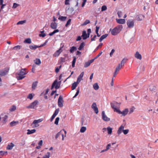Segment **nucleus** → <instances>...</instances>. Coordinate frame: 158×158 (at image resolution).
Segmentation results:
<instances>
[{
	"label": "nucleus",
	"mask_w": 158,
	"mask_h": 158,
	"mask_svg": "<svg viewBox=\"0 0 158 158\" xmlns=\"http://www.w3.org/2000/svg\"><path fill=\"white\" fill-rule=\"evenodd\" d=\"M108 133L109 135H111L112 132V128L109 127H107Z\"/></svg>",
	"instance_id": "31"
},
{
	"label": "nucleus",
	"mask_w": 158,
	"mask_h": 158,
	"mask_svg": "<svg viewBox=\"0 0 158 158\" xmlns=\"http://www.w3.org/2000/svg\"><path fill=\"white\" fill-rule=\"evenodd\" d=\"M59 30L58 29H56L54 30L52 32L50 33L49 35L50 36H52L55 33L59 32Z\"/></svg>",
	"instance_id": "36"
},
{
	"label": "nucleus",
	"mask_w": 158,
	"mask_h": 158,
	"mask_svg": "<svg viewBox=\"0 0 158 158\" xmlns=\"http://www.w3.org/2000/svg\"><path fill=\"white\" fill-rule=\"evenodd\" d=\"M57 24L55 22L52 23L50 25L51 28L53 29H56L57 27Z\"/></svg>",
	"instance_id": "19"
},
{
	"label": "nucleus",
	"mask_w": 158,
	"mask_h": 158,
	"mask_svg": "<svg viewBox=\"0 0 158 158\" xmlns=\"http://www.w3.org/2000/svg\"><path fill=\"white\" fill-rule=\"evenodd\" d=\"M16 109V106L15 105H13L10 108V111H14Z\"/></svg>",
	"instance_id": "42"
},
{
	"label": "nucleus",
	"mask_w": 158,
	"mask_h": 158,
	"mask_svg": "<svg viewBox=\"0 0 158 158\" xmlns=\"http://www.w3.org/2000/svg\"><path fill=\"white\" fill-rule=\"evenodd\" d=\"M135 57L137 59L141 60L142 59V56L140 54L138 51L136 52L135 54Z\"/></svg>",
	"instance_id": "17"
},
{
	"label": "nucleus",
	"mask_w": 158,
	"mask_h": 158,
	"mask_svg": "<svg viewBox=\"0 0 158 158\" xmlns=\"http://www.w3.org/2000/svg\"><path fill=\"white\" fill-rule=\"evenodd\" d=\"M60 83L58 82L57 80H56L52 84L51 89H52L54 87L56 89L59 88L60 86Z\"/></svg>",
	"instance_id": "3"
},
{
	"label": "nucleus",
	"mask_w": 158,
	"mask_h": 158,
	"mask_svg": "<svg viewBox=\"0 0 158 158\" xmlns=\"http://www.w3.org/2000/svg\"><path fill=\"white\" fill-rule=\"evenodd\" d=\"M86 128L85 127H82L80 129V132L81 133H84L86 131Z\"/></svg>",
	"instance_id": "39"
},
{
	"label": "nucleus",
	"mask_w": 158,
	"mask_h": 158,
	"mask_svg": "<svg viewBox=\"0 0 158 158\" xmlns=\"http://www.w3.org/2000/svg\"><path fill=\"white\" fill-rule=\"evenodd\" d=\"M76 58L75 56L73 57V60L72 61V66L73 68L75 67V64L76 62Z\"/></svg>",
	"instance_id": "37"
},
{
	"label": "nucleus",
	"mask_w": 158,
	"mask_h": 158,
	"mask_svg": "<svg viewBox=\"0 0 158 158\" xmlns=\"http://www.w3.org/2000/svg\"><path fill=\"white\" fill-rule=\"evenodd\" d=\"M62 50L61 48H60V49L56 51L53 54V56L55 57H57L59 56L60 54L62 52Z\"/></svg>",
	"instance_id": "14"
},
{
	"label": "nucleus",
	"mask_w": 158,
	"mask_h": 158,
	"mask_svg": "<svg viewBox=\"0 0 158 158\" xmlns=\"http://www.w3.org/2000/svg\"><path fill=\"white\" fill-rule=\"evenodd\" d=\"M27 135H30L35 133L36 131V130L35 129H33L31 130L28 129L27 130Z\"/></svg>",
	"instance_id": "25"
},
{
	"label": "nucleus",
	"mask_w": 158,
	"mask_h": 158,
	"mask_svg": "<svg viewBox=\"0 0 158 158\" xmlns=\"http://www.w3.org/2000/svg\"><path fill=\"white\" fill-rule=\"evenodd\" d=\"M60 135H61L62 136V140H64V135L63 134V131H61L59 132H58L57 134L55 136L56 139H57L59 136H60Z\"/></svg>",
	"instance_id": "13"
},
{
	"label": "nucleus",
	"mask_w": 158,
	"mask_h": 158,
	"mask_svg": "<svg viewBox=\"0 0 158 158\" xmlns=\"http://www.w3.org/2000/svg\"><path fill=\"white\" fill-rule=\"evenodd\" d=\"M34 95V94H30L27 96V98L29 99L30 100H31L33 98Z\"/></svg>",
	"instance_id": "40"
},
{
	"label": "nucleus",
	"mask_w": 158,
	"mask_h": 158,
	"mask_svg": "<svg viewBox=\"0 0 158 158\" xmlns=\"http://www.w3.org/2000/svg\"><path fill=\"white\" fill-rule=\"evenodd\" d=\"M64 101L63 98L61 95H60L58 99V106L60 107L63 106Z\"/></svg>",
	"instance_id": "6"
},
{
	"label": "nucleus",
	"mask_w": 158,
	"mask_h": 158,
	"mask_svg": "<svg viewBox=\"0 0 158 158\" xmlns=\"http://www.w3.org/2000/svg\"><path fill=\"white\" fill-rule=\"evenodd\" d=\"M59 119L60 118L59 117H57L56 118L55 121V124L56 125H58Z\"/></svg>",
	"instance_id": "51"
},
{
	"label": "nucleus",
	"mask_w": 158,
	"mask_h": 158,
	"mask_svg": "<svg viewBox=\"0 0 158 158\" xmlns=\"http://www.w3.org/2000/svg\"><path fill=\"white\" fill-rule=\"evenodd\" d=\"M77 50V48L75 46H72L69 50V52L71 53H73L75 51Z\"/></svg>",
	"instance_id": "27"
},
{
	"label": "nucleus",
	"mask_w": 158,
	"mask_h": 158,
	"mask_svg": "<svg viewBox=\"0 0 158 158\" xmlns=\"http://www.w3.org/2000/svg\"><path fill=\"white\" fill-rule=\"evenodd\" d=\"M84 72H82L78 76L77 80V82L78 83L80 82L84 75Z\"/></svg>",
	"instance_id": "20"
},
{
	"label": "nucleus",
	"mask_w": 158,
	"mask_h": 158,
	"mask_svg": "<svg viewBox=\"0 0 158 158\" xmlns=\"http://www.w3.org/2000/svg\"><path fill=\"white\" fill-rule=\"evenodd\" d=\"M129 111L128 109H125L122 112L120 111L119 110L117 111V113L119 114H122L123 116H125L128 113Z\"/></svg>",
	"instance_id": "9"
},
{
	"label": "nucleus",
	"mask_w": 158,
	"mask_h": 158,
	"mask_svg": "<svg viewBox=\"0 0 158 158\" xmlns=\"http://www.w3.org/2000/svg\"><path fill=\"white\" fill-rule=\"evenodd\" d=\"M40 47L39 46H37L36 45H30L29 46L30 48L32 50H35L36 48Z\"/></svg>",
	"instance_id": "29"
},
{
	"label": "nucleus",
	"mask_w": 158,
	"mask_h": 158,
	"mask_svg": "<svg viewBox=\"0 0 158 158\" xmlns=\"http://www.w3.org/2000/svg\"><path fill=\"white\" fill-rule=\"evenodd\" d=\"M129 131L128 129H126L123 130V132L124 135H126L128 133Z\"/></svg>",
	"instance_id": "55"
},
{
	"label": "nucleus",
	"mask_w": 158,
	"mask_h": 158,
	"mask_svg": "<svg viewBox=\"0 0 158 158\" xmlns=\"http://www.w3.org/2000/svg\"><path fill=\"white\" fill-rule=\"evenodd\" d=\"M66 18H67L66 17L61 16V17H59L58 18V19L61 21H65L66 20Z\"/></svg>",
	"instance_id": "38"
},
{
	"label": "nucleus",
	"mask_w": 158,
	"mask_h": 158,
	"mask_svg": "<svg viewBox=\"0 0 158 158\" xmlns=\"http://www.w3.org/2000/svg\"><path fill=\"white\" fill-rule=\"evenodd\" d=\"M26 22V21L25 20H23V21H20L19 22H18L17 23V25H19V24H23L24 23H25Z\"/></svg>",
	"instance_id": "41"
},
{
	"label": "nucleus",
	"mask_w": 158,
	"mask_h": 158,
	"mask_svg": "<svg viewBox=\"0 0 158 158\" xmlns=\"http://www.w3.org/2000/svg\"><path fill=\"white\" fill-rule=\"evenodd\" d=\"M43 120V119L42 118H40L38 120H35L33 122L32 125L34 124V125L35 127H37L39 125L38 123L41 122Z\"/></svg>",
	"instance_id": "7"
},
{
	"label": "nucleus",
	"mask_w": 158,
	"mask_h": 158,
	"mask_svg": "<svg viewBox=\"0 0 158 158\" xmlns=\"http://www.w3.org/2000/svg\"><path fill=\"white\" fill-rule=\"evenodd\" d=\"M25 69H22L20 71L18 74V75H23L24 76L26 74V73Z\"/></svg>",
	"instance_id": "22"
},
{
	"label": "nucleus",
	"mask_w": 158,
	"mask_h": 158,
	"mask_svg": "<svg viewBox=\"0 0 158 158\" xmlns=\"http://www.w3.org/2000/svg\"><path fill=\"white\" fill-rule=\"evenodd\" d=\"M25 77V76L23 75H19V76H17V79L18 80H20L23 79Z\"/></svg>",
	"instance_id": "46"
},
{
	"label": "nucleus",
	"mask_w": 158,
	"mask_h": 158,
	"mask_svg": "<svg viewBox=\"0 0 158 158\" xmlns=\"http://www.w3.org/2000/svg\"><path fill=\"white\" fill-rule=\"evenodd\" d=\"M48 40H46L45 41V42L44 43V44H41V45H40V47H43L46 44V43L48 42Z\"/></svg>",
	"instance_id": "59"
},
{
	"label": "nucleus",
	"mask_w": 158,
	"mask_h": 158,
	"mask_svg": "<svg viewBox=\"0 0 158 158\" xmlns=\"http://www.w3.org/2000/svg\"><path fill=\"white\" fill-rule=\"evenodd\" d=\"M122 28L123 26L122 25H119L112 29L110 28V31L111 32V33L112 35H115L120 31Z\"/></svg>",
	"instance_id": "2"
},
{
	"label": "nucleus",
	"mask_w": 158,
	"mask_h": 158,
	"mask_svg": "<svg viewBox=\"0 0 158 158\" xmlns=\"http://www.w3.org/2000/svg\"><path fill=\"white\" fill-rule=\"evenodd\" d=\"M127 24L128 28H132L134 26V22L133 19H128L127 22Z\"/></svg>",
	"instance_id": "4"
},
{
	"label": "nucleus",
	"mask_w": 158,
	"mask_h": 158,
	"mask_svg": "<svg viewBox=\"0 0 158 158\" xmlns=\"http://www.w3.org/2000/svg\"><path fill=\"white\" fill-rule=\"evenodd\" d=\"M91 107L94 110L96 114H98V111L96 103H93Z\"/></svg>",
	"instance_id": "11"
},
{
	"label": "nucleus",
	"mask_w": 158,
	"mask_h": 158,
	"mask_svg": "<svg viewBox=\"0 0 158 158\" xmlns=\"http://www.w3.org/2000/svg\"><path fill=\"white\" fill-rule=\"evenodd\" d=\"M117 22L119 24H124L125 23V21L124 19H120L118 20L116 19Z\"/></svg>",
	"instance_id": "24"
},
{
	"label": "nucleus",
	"mask_w": 158,
	"mask_h": 158,
	"mask_svg": "<svg viewBox=\"0 0 158 158\" xmlns=\"http://www.w3.org/2000/svg\"><path fill=\"white\" fill-rule=\"evenodd\" d=\"M7 153V152L5 151V152H3L2 151H0V156H2L4 155H5V154H6Z\"/></svg>",
	"instance_id": "52"
},
{
	"label": "nucleus",
	"mask_w": 158,
	"mask_h": 158,
	"mask_svg": "<svg viewBox=\"0 0 158 158\" xmlns=\"http://www.w3.org/2000/svg\"><path fill=\"white\" fill-rule=\"evenodd\" d=\"M14 49H20V46L18 45L14 47L13 48Z\"/></svg>",
	"instance_id": "61"
},
{
	"label": "nucleus",
	"mask_w": 158,
	"mask_h": 158,
	"mask_svg": "<svg viewBox=\"0 0 158 158\" xmlns=\"http://www.w3.org/2000/svg\"><path fill=\"white\" fill-rule=\"evenodd\" d=\"M90 23V22L89 20L86 19L85 20V22L83 24V25H86L87 24L89 23Z\"/></svg>",
	"instance_id": "48"
},
{
	"label": "nucleus",
	"mask_w": 158,
	"mask_h": 158,
	"mask_svg": "<svg viewBox=\"0 0 158 158\" xmlns=\"http://www.w3.org/2000/svg\"><path fill=\"white\" fill-rule=\"evenodd\" d=\"M94 89L95 90H97L99 88V86L97 83L94 84L93 85Z\"/></svg>",
	"instance_id": "32"
},
{
	"label": "nucleus",
	"mask_w": 158,
	"mask_h": 158,
	"mask_svg": "<svg viewBox=\"0 0 158 158\" xmlns=\"http://www.w3.org/2000/svg\"><path fill=\"white\" fill-rule=\"evenodd\" d=\"M119 18H121L122 16V13L121 11H119L117 13Z\"/></svg>",
	"instance_id": "49"
},
{
	"label": "nucleus",
	"mask_w": 158,
	"mask_h": 158,
	"mask_svg": "<svg viewBox=\"0 0 158 158\" xmlns=\"http://www.w3.org/2000/svg\"><path fill=\"white\" fill-rule=\"evenodd\" d=\"M38 103V101H35L30 104L29 106H27L26 108L28 109H34Z\"/></svg>",
	"instance_id": "5"
},
{
	"label": "nucleus",
	"mask_w": 158,
	"mask_h": 158,
	"mask_svg": "<svg viewBox=\"0 0 158 158\" xmlns=\"http://www.w3.org/2000/svg\"><path fill=\"white\" fill-rule=\"evenodd\" d=\"M77 82H74V83H73L72 85V90H74V89L77 86Z\"/></svg>",
	"instance_id": "35"
},
{
	"label": "nucleus",
	"mask_w": 158,
	"mask_h": 158,
	"mask_svg": "<svg viewBox=\"0 0 158 158\" xmlns=\"http://www.w3.org/2000/svg\"><path fill=\"white\" fill-rule=\"evenodd\" d=\"M102 119L105 121H109L110 120V118H108L105 114L104 111H103L102 113Z\"/></svg>",
	"instance_id": "10"
},
{
	"label": "nucleus",
	"mask_w": 158,
	"mask_h": 158,
	"mask_svg": "<svg viewBox=\"0 0 158 158\" xmlns=\"http://www.w3.org/2000/svg\"><path fill=\"white\" fill-rule=\"evenodd\" d=\"M31 42V40L30 38L27 39L24 41V43H25L30 44Z\"/></svg>",
	"instance_id": "34"
},
{
	"label": "nucleus",
	"mask_w": 158,
	"mask_h": 158,
	"mask_svg": "<svg viewBox=\"0 0 158 158\" xmlns=\"http://www.w3.org/2000/svg\"><path fill=\"white\" fill-rule=\"evenodd\" d=\"M50 155V153L47 152V154L44 155L43 158H49Z\"/></svg>",
	"instance_id": "43"
},
{
	"label": "nucleus",
	"mask_w": 158,
	"mask_h": 158,
	"mask_svg": "<svg viewBox=\"0 0 158 158\" xmlns=\"http://www.w3.org/2000/svg\"><path fill=\"white\" fill-rule=\"evenodd\" d=\"M124 128V126L121 125V126L119 128L118 131H117V133L118 135L120 134L121 132H122V131H123V129Z\"/></svg>",
	"instance_id": "21"
},
{
	"label": "nucleus",
	"mask_w": 158,
	"mask_h": 158,
	"mask_svg": "<svg viewBox=\"0 0 158 158\" xmlns=\"http://www.w3.org/2000/svg\"><path fill=\"white\" fill-rule=\"evenodd\" d=\"M41 34L39 35L40 37L42 36L43 37H44L46 36V34L44 33V31H41Z\"/></svg>",
	"instance_id": "50"
},
{
	"label": "nucleus",
	"mask_w": 158,
	"mask_h": 158,
	"mask_svg": "<svg viewBox=\"0 0 158 158\" xmlns=\"http://www.w3.org/2000/svg\"><path fill=\"white\" fill-rule=\"evenodd\" d=\"M8 71V69H4L0 70V76H2L5 75Z\"/></svg>",
	"instance_id": "12"
},
{
	"label": "nucleus",
	"mask_w": 158,
	"mask_h": 158,
	"mask_svg": "<svg viewBox=\"0 0 158 158\" xmlns=\"http://www.w3.org/2000/svg\"><path fill=\"white\" fill-rule=\"evenodd\" d=\"M117 102H111L110 103L111 107L114 109V111L117 113V111L119 110L117 109Z\"/></svg>",
	"instance_id": "8"
},
{
	"label": "nucleus",
	"mask_w": 158,
	"mask_h": 158,
	"mask_svg": "<svg viewBox=\"0 0 158 158\" xmlns=\"http://www.w3.org/2000/svg\"><path fill=\"white\" fill-rule=\"evenodd\" d=\"M102 45H103L102 43H100L99 44V45L97 47V48H96V50H97L98 48H101L102 47Z\"/></svg>",
	"instance_id": "63"
},
{
	"label": "nucleus",
	"mask_w": 158,
	"mask_h": 158,
	"mask_svg": "<svg viewBox=\"0 0 158 158\" xmlns=\"http://www.w3.org/2000/svg\"><path fill=\"white\" fill-rule=\"evenodd\" d=\"M37 83L38 82L37 81H35L33 82L32 86V88L33 89H34L37 86Z\"/></svg>",
	"instance_id": "33"
},
{
	"label": "nucleus",
	"mask_w": 158,
	"mask_h": 158,
	"mask_svg": "<svg viewBox=\"0 0 158 158\" xmlns=\"http://www.w3.org/2000/svg\"><path fill=\"white\" fill-rule=\"evenodd\" d=\"M61 66L60 65L59 67V68H58V67L56 68L55 72L56 73H57L59 72V69L61 68Z\"/></svg>",
	"instance_id": "53"
},
{
	"label": "nucleus",
	"mask_w": 158,
	"mask_h": 158,
	"mask_svg": "<svg viewBox=\"0 0 158 158\" xmlns=\"http://www.w3.org/2000/svg\"><path fill=\"white\" fill-rule=\"evenodd\" d=\"M96 33H97L98 32L99 29V27L97 26L96 27Z\"/></svg>",
	"instance_id": "64"
},
{
	"label": "nucleus",
	"mask_w": 158,
	"mask_h": 158,
	"mask_svg": "<svg viewBox=\"0 0 158 158\" xmlns=\"http://www.w3.org/2000/svg\"><path fill=\"white\" fill-rule=\"evenodd\" d=\"M144 18V16L142 15H138L136 17V19L138 21H141Z\"/></svg>",
	"instance_id": "18"
},
{
	"label": "nucleus",
	"mask_w": 158,
	"mask_h": 158,
	"mask_svg": "<svg viewBox=\"0 0 158 158\" xmlns=\"http://www.w3.org/2000/svg\"><path fill=\"white\" fill-rule=\"evenodd\" d=\"M107 9V8L106 6H103L101 8V11H105Z\"/></svg>",
	"instance_id": "45"
},
{
	"label": "nucleus",
	"mask_w": 158,
	"mask_h": 158,
	"mask_svg": "<svg viewBox=\"0 0 158 158\" xmlns=\"http://www.w3.org/2000/svg\"><path fill=\"white\" fill-rule=\"evenodd\" d=\"M18 121H13L10 122V127H13L16 126L19 123Z\"/></svg>",
	"instance_id": "28"
},
{
	"label": "nucleus",
	"mask_w": 158,
	"mask_h": 158,
	"mask_svg": "<svg viewBox=\"0 0 158 158\" xmlns=\"http://www.w3.org/2000/svg\"><path fill=\"white\" fill-rule=\"evenodd\" d=\"M135 108L134 107H132L130 109V111L129 114H131L133 112Z\"/></svg>",
	"instance_id": "47"
},
{
	"label": "nucleus",
	"mask_w": 158,
	"mask_h": 158,
	"mask_svg": "<svg viewBox=\"0 0 158 158\" xmlns=\"http://www.w3.org/2000/svg\"><path fill=\"white\" fill-rule=\"evenodd\" d=\"M59 112V109H56L53 114V115H54L56 116L58 114V112Z\"/></svg>",
	"instance_id": "54"
},
{
	"label": "nucleus",
	"mask_w": 158,
	"mask_h": 158,
	"mask_svg": "<svg viewBox=\"0 0 158 158\" xmlns=\"http://www.w3.org/2000/svg\"><path fill=\"white\" fill-rule=\"evenodd\" d=\"M79 92V88H78V89H77V90L76 93V94H75L74 96L73 97V98H74L76 97L78 94Z\"/></svg>",
	"instance_id": "56"
},
{
	"label": "nucleus",
	"mask_w": 158,
	"mask_h": 158,
	"mask_svg": "<svg viewBox=\"0 0 158 158\" xmlns=\"http://www.w3.org/2000/svg\"><path fill=\"white\" fill-rule=\"evenodd\" d=\"M34 62L37 65H39L41 64L40 60L38 58H36L35 60H34Z\"/></svg>",
	"instance_id": "23"
},
{
	"label": "nucleus",
	"mask_w": 158,
	"mask_h": 158,
	"mask_svg": "<svg viewBox=\"0 0 158 158\" xmlns=\"http://www.w3.org/2000/svg\"><path fill=\"white\" fill-rule=\"evenodd\" d=\"M65 58L61 57L60 58V62H64L65 61Z\"/></svg>",
	"instance_id": "62"
},
{
	"label": "nucleus",
	"mask_w": 158,
	"mask_h": 158,
	"mask_svg": "<svg viewBox=\"0 0 158 158\" xmlns=\"http://www.w3.org/2000/svg\"><path fill=\"white\" fill-rule=\"evenodd\" d=\"M127 60L128 59L127 58H124L123 59L121 63L119 64L118 66L116 67L113 74V77H116V75L118 73L120 69L124 66L125 63L127 62Z\"/></svg>",
	"instance_id": "1"
},
{
	"label": "nucleus",
	"mask_w": 158,
	"mask_h": 158,
	"mask_svg": "<svg viewBox=\"0 0 158 158\" xmlns=\"http://www.w3.org/2000/svg\"><path fill=\"white\" fill-rule=\"evenodd\" d=\"M108 34H105L102 35L99 39V41L101 42L103 39H105L108 36Z\"/></svg>",
	"instance_id": "26"
},
{
	"label": "nucleus",
	"mask_w": 158,
	"mask_h": 158,
	"mask_svg": "<svg viewBox=\"0 0 158 158\" xmlns=\"http://www.w3.org/2000/svg\"><path fill=\"white\" fill-rule=\"evenodd\" d=\"M111 146V144L110 143H109L107 145L106 148V151H107L108 149H110V147Z\"/></svg>",
	"instance_id": "60"
},
{
	"label": "nucleus",
	"mask_w": 158,
	"mask_h": 158,
	"mask_svg": "<svg viewBox=\"0 0 158 158\" xmlns=\"http://www.w3.org/2000/svg\"><path fill=\"white\" fill-rule=\"evenodd\" d=\"M81 36L83 38V39L85 40L89 37V35L88 34H87L85 31H83L82 32Z\"/></svg>",
	"instance_id": "16"
},
{
	"label": "nucleus",
	"mask_w": 158,
	"mask_h": 158,
	"mask_svg": "<svg viewBox=\"0 0 158 158\" xmlns=\"http://www.w3.org/2000/svg\"><path fill=\"white\" fill-rule=\"evenodd\" d=\"M19 5V4L15 3H14L13 4V8H16Z\"/></svg>",
	"instance_id": "57"
},
{
	"label": "nucleus",
	"mask_w": 158,
	"mask_h": 158,
	"mask_svg": "<svg viewBox=\"0 0 158 158\" xmlns=\"http://www.w3.org/2000/svg\"><path fill=\"white\" fill-rule=\"evenodd\" d=\"M71 19H69L67 21L66 25L65 27H67L69 25H70L71 22Z\"/></svg>",
	"instance_id": "44"
},
{
	"label": "nucleus",
	"mask_w": 158,
	"mask_h": 158,
	"mask_svg": "<svg viewBox=\"0 0 158 158\" xmlns=\"http://www.w3.org/2000/svg\"><path fill=\"white\" fill-rule=\"evenodd\" d=\"M115 52V50L114 49L112 50L111 52L110 53V56L111 57L113 53Z\"/></svg>",
	"instance_id": "58"
},
{
	"label": "nucleus",
	"mask_w": 158,
	"mask_h": 158,
	"mask_svg": "<svg viewBox=\"0 0 158 158\" xmlns=\"http://www.w3.org/2000/svg\"><path fill=\"white\" fill-rule=\"evenodd\" d=\"M94 59H92L89 60L87 62H85L84 64V67L87 68L89 66L90 64L94 62Z\"/></svg>",
	"instance_id": "15"
},
{
	"label": "nucleus",
	"mask_w": 158,
	"mask_h": 158,
	"mask_svg": "<svg viewBox=\"0 0 158 158\" xmlns=\"http://www.w3.org/2000/svg\"><path fill=\"white\" fill-rule=\"evenodd\" d=\"M85 46V44L84 42H82L80 44L78 49L79 50H81L84 48Z\"/></svg>",
	"instance_id": "30"
}]
</instances>
